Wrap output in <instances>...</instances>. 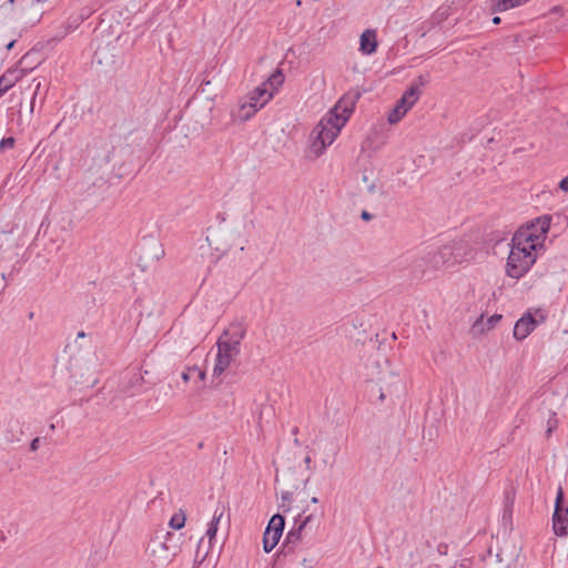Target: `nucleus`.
<instances>
[{"mask_svg": "<svg viewBox=\"0 0 568 568\" xmlns=\"http://www.w3.org/2000/svg\"><path fill=\"white\" fill-rule=\"evenodd\" d=\"M446 547H447V546H442V545H439V547H438V551H439L440 554H445L444 548L446 549Z\"/></svg>", "mask_w": 568, "mask_h": 568, "instance_id": "a19ab883", "label": "nucleus"}, {"mask_svg": "<svg viewBox=\"0 0 568 568\" xmlns=\"http://www.w3.org/2000/svg\"><path fill=\"white\" fill-rule=\"evenodd\" d=\"M311 501H312L313 504H317V503H318V498L314 496V497H312Z\"/></svg>", "mask_w": 568, "mask_h": 568, "instance_id": "c03bdc74", "label": "nucleus"}, {"mask_svg": "<svg viewBox=\"0 0 568 568\" xmlns=\"http://www.w3.org/2000/svg\"><path fill=\"white\" fill-rule=\"evenodd\" d=\"M21 79V74L16 69H8L0 77V98L7 93L19 80Z\"/></svg>", "mask_w": 568, "mask_h": 568, "instance_id": "6ab92c4d", "label": "nucleus"}, {"mask_svg": "<svg viewBox=\"0 0 568 568\" xmlns=\"http://www.w3.org/2000/svg\"><path fill=\"white\" fill-rule=\"evenodd\" d=\"M303 564H304V565H308V561L304 558V559H303Z\"/></svg>", "mask_w": 568, "mask_h": 568, "instance_id": "3c124183", "label": "nucleus"}, {"mask_svg": "<svg viewBox=\"0 0 568 568\" xmlns=\"http://www.w3.org/2000/svg\"><path fill=\"white\" fill-rule=\"evenodd\" d=\"M297 432H298V428H297V427H294V429H293V434H295V435H296V434H297Z\"/></svg>", "mask_w": 568, "mask_h": 568, "instance_id": "09e8293b", "label": "nucleus"}, {"mask_svg": "<svg viewBox=\"0 0 568 568\" xmlns=\"http://www.w3.org/2000/svg\"><path fill=\"white\" fill-rule=\"evenodd\" d=\"M446 547H447V546H442V545H439V547H438V551H439L440 554H445L444 548L446 549Z\"/></svg>", "mask_w": 568, "mask_h": 568, "instance_id": "ea45409f", "label": "nucleus"}, {"mask_svg": "<svg viewBox=\"0 0 568 568\" xmlns=\"http://www.w3.org/2000/svg\"><path fill=\"white\" fill-rule=\"evenodd\" d=\"M203 445H204L203 442H201V443H199L197 447L201 449V448H203Z\"/></svg>", "mask_w": 568, "mask_h": 568, "instance_id": "8fccbe9b", "label": "nucleus"}, {"mask_svg": "<svg viewBox=\"0 0 568 568\" xmlns=\"http://www.w3.org/2000/svg\"><path fill=\"white\" fill-rule=\"evenodd\" d=\"M368 192L369 193H374L375 192V185L372 184L371 186H368Z\"/></svg>", "mask_w": 568, "mask_h": 568, "instance_id": "79ce46f5", "label": "nucleus"}, {"mask_svg": "<svg viewBox=\"0 0 568 568\" xmlns=\"http://www.w3.org/2000/svg\"><path fill=\"white\" fill-rule=\"evenodd\" d=\"M49 428H50V430H54L55 429L54 424H50Z\"/></svg>", "mask_w": 568, "mask_h": 568, "instance_id": "49530a36", "label": "nucleus"}, {"mask_svg": "<svg viewBox=\"0 0 568 568\" xmlns=\"http://www.w3.org/2000/svg\"><path fill=\"white\" fill-rule=\"evenodd\" d=\"M16 144V139L12 136L4 138L0 142V150L3 151L6 149H12Z\"/></svg>", "mask_w": 568, "mask_h": 568, "instance_id": "c756f323", "label": "nucleus"}, {"mask_svg": "<svg viewBox=\"0 0 568 568\" xmlns=\"http://www.w3.org/2000/svg\"><path fill=\"white\" fill-rule=\"evenodd\" d=\"M223 514H224L223 508H216L211 521L207 525V530H206L205 535L209 538L210 548H212V546H213V540L216 537L217 527H219V524H220V520H221Z\"/></svg>", "mask_w": 568, "mask_h": 568, "instance_id": "4be33fe9", "label": "nucleus"}, {"mask_svg": "<svg viewBox=\"0 0 568 568\" xmlns=\"http://www.w3.org/2000/svg\"><path fill=\"white\" fill-rule=\"evenodd\" d=\"M377 36L373 29L365 30L359 38V50L364 54H373L377 50Z\"/></svg>", "mask_w": 568, "mask_h": 568, "instance_id": "a211bd4d", "label": "nucleus"}, {"mask_svg": "<svg viewBox=\"0 0 568 568\" xmlns=\"http://www.w3.org/2000/svg\"><path fill=\"white\" fill-rule=\"evenodd\" d=\"M500 22H501L500 17L495 16V17L493 18V23H494V24H499Z\"/></svg>", "mask_w": 568, "mask_h": 568, "instance_id": "4c0bfd02", "label": "nucleus"}, {"mask_svg": "<svg viewBox=\"0 0 568 568\" xmlns=\"http://www.w3.org/2000/svg\"><path fill=\"white\" fill-rule=\"evenodd\" d=\"M285 526V517L275 514L271 517L263 535V548L265 552H270L278 544Z\"/></svg>", "mask_w": 568, "mask_h": 568, "instance_id": "423d86ee", "label": "nucleus"}, {"mask_svg": "<svg viewBox=\"0 0 568 568\" xmlns=\"http://www.w3.org/2000/svg\"><path fill=\"white\" fill-rule=\"evenodd\" d=\"M552 530L558 537H566L568 535V505L566 504L561 486L558 487L556 494Z\"/></svg>", "mask_w": 568, "mask_h": 568, "instance_id": "39448f33", "label": "nucleus"}, {"mask_svg": "<svg viewBox=\"0 0 568 568\" xmlns=\"http://www.w3.org/2000/svg\"><path fill=\"white\" fill-rule=\"evenodd\" d=\"M144 379L140 373H132L128 384H123L122 392L128 396H135L142 393V384Z\"/></svg>", "mask_w": 568, "mask_h": 568, "instance_id": "412c9836", "label": "nucleus"}, {"mask_svg": "<svg viewBox=\"0 0 568 568\" xmlns=\"http://www.w3.org/2000/svg\"><path fill=\"white\" fill-rule=\"evenodd\" d=\"M438 250L446 265H454L456 263H460L463 260L462 251L464 250V245L462 243L443 245Z\"/></svg>", "mask_w": 568, "mask_h": 568, "instance_id": "ddd939ff", "label": "nucleus"}, {"mask_svg": "<svg viewBox=\"0 0 568 568\" xmlns=\"http://www.w3.org/2000/svg\"><path fill=\"white\" fill-rule=\"evenodd\" d=\"M558 427V418L555 412H549L547 419L546 437L549 438L555 429Z\"/></svg>", "mask_w": 568, "mask_h": 568, "instance_id": "cd10ccee", "label": "nucleus"}, {"mask_svg": "<svg viewBox=\"0 0 568 568\" xmlns=\"http://www.w3.org/2000/svg\"><path fill=\"white\" fill-rule=\"evenodd\" d=\"M359 91H349L346 94H344L337 102L335 109H342L343 116H349L352 112L354 111L355 104L361 98Z\"/></svg>", "mask_w": 568, "mask_h": 568, "instance_id": "f3484780", "label": "nucleus"}, {"mask_svg": "<svg viewBox=\"0 0 568 568\" xmlns=\"http://www.w3.org/2000/svg\"><path fill=\"white\" fill-rule=\"evenodd\" d=\"M313 521V515H308L303 518V514H298L295 519L296 528L290 530L285 537V540L282 545V554L286 556L294 551L296 545L301 541L302 530L305 526L310 525Z\"/></svg>", "mask_w": 568, "mask_h": 568, "instance_id": "1a4fd4ad", "label": "nucleus"}, {"mask_svg": "<svg viewBox=\"0 0 568 568\" xmlns=\"http://www.w3.org/2000/svg\"><path fill=\"white\" fill-rule=\"evenodd\" d=\"M304 463L306 465V468L307 469H311V464H312V458L310 455H307L305 458H304Z\"/></svg>", "mask_w": 568, "mask_h": 568, "instance_id": "f704fd0d", "label": "nucleus"}, {"mask_svg": "<svg viewBox=\"0 0 568 568\" xmlns=\"http://www.w3.org/2000/svg\"><path fill=\"white\" fill-rule=\"evenodd\" d=\"M501 318H503V316L500 314H494L490 317H488L487 322L485 324L486 329L487 331L493 329L496 326V324L501 321ZM483 320H484V315H480V317L474 323V326H473L474 329H477L481 333L485 331Z\"/></svg>", "mask_w": 568, "mask_h": 568, "instance_id": "5701e85b", "label": "nucleus"}, {"mask_svg": "<svg viewBox=\"0 0 568 568\" xmlns=\"http://www.w3.org/2000/svg\"><path fill=\"white\" fill-rule=\"evenodd\" d=\"M402 381L398 375L390 374L389 381L381 379L379 384H376L371 389V397L377 396L378 403H383L387 397L393 396L402 389Z\"/></svg>", "mask_w": 568, "mask_h": 568, "instance_id": "9d476101", "label": "nucleus"}, {"mask_svg": "<svg viewBox=\"0 0 568 568\" xmlns=\"http://www.w3.org/2000/svg\"><path fill=\"white\" fill-rule=\"evenodd\" d=\"M551 216L542 215L537 217L535 221H531L530 224L527 225L526 230L517 231L516 233H526V235H531V239L535 240V248L538 251L544 247V240L546 234L550 229Z\"/></svg>", "mask_w": 568, "mask_h": 568, "instance_id": "0eeeda50", "label": "nucleus"}, {"mask_svg": "<svg viewBox=\"0 0 568 568\" xmlns=\"http://www.w3.org/2000/svg\"><path fill=\"white\" fill-rule=\"evenodd\" d=\"M39 443H40V438H39V437L33 438V439L31 440V443H30V450H31V452H36V450H38V448H39Z\"/></svg>", "mask_w": 568, "mask_h": 568, "instance_id": "7c9ffc66", "label": "nucleus"}, {"mask_svg": "<svg viewBox=\"0 0 568 568\" xmlns=\"http://www.w3.org/2000/svg\"><path fill=\"white\" fill-rule=\"evenodd\" d=\"M84 336H85V333H84V332H79V333H78V337H79V338H82V337H84Z\"/></svg>", "mask_w": 568, "mask_h": 568, "instance_id": "a18cd8bd", "label": "nucleus"}, {"mask_svg": "<svg viewBox=\"0 0 568 568\" xmlns=\"http://www.w3.org/2000/svg\"><path fill=\"white\" fill-rule=\"evenodd\" d=\"M377 568H383V567H377Z\"/></svg>", "mask_w": 568, "mask_h": 568, "instance_id": "5fc2aeb1", "label": "nucleus"}, {"mask_svg": "<svg viewBox=\"0 0 568 568\" xmlns=\"http://www.w3.org/2000/svg\"><path fill=\"white\" fill-rule=\"evenodd\" d=\"M481 568H509L511 558L509 556H504L501 549H497L493 551L491 547L487 549V551L480 556Z\"/></svg>", "mask_w": 568, "mask_h": 568, "instance_id": "f8f14e48", "label": "nucleus"}, {"mask_svg": "<svg viewBox=\"0 0 568 568\" xmlns=\"http://www.w3.org/2000/svg\"><path fill=\"white\" fill-rule=\"evenodd\" d=\"M535 239H537L535 236ZM536 240L526 233H515L511 239V248L507 258L506 274L509 277L519 280L523 277L537 260Z\"/></svg>", "mask_w": 568, "mask_h": 568, "instance_id": "f257e3e1", "label": "nucleus"}, {"mask_svg": "<svg viewBox=\"0 0 568 568\" xmlns=\"http://www.w3.org/2000/svg\"><path fill=\"white\" fill-rule=\"evenodd\" d=\"M346 122L347 116L337 115L336 113L320 121L311 134L312 151L316 156L323 154L324 150L334 142Z\"/></svg>", "mask_w": 568, "mask_h": 568, "instance_id": "f03ea898", "label": "nucleus"}, {"mask_svg": "<svg viewBox=\"0 0 568 568\" xmlns=\"http://www.w3.org/2000/svg\"><path fill=\"white\" fill-rule=\"evenodd\" d=\"M303 564H304V565H308V561L304 558V559H303Z\"/></svg>", "mask_w": 568, "mask_h": 568, "instance_id": "603ef678", "label": "nucleus"}, {"mask_svg": "<svg viewBox=\"0 0 568 568\" xmlns=\"http://www.w3.org/2000/svg\"><path fill=\"white\" fill-rule=\"evenodd\" d=\"M240 353L226 352L223 347H219V352L215 357V364L213 367V376H220L231 365L233 358Z\"/></svg>", "mask_w": 568, "mask_h": 568, "instance_id": "2eb2a0df", "label": "nucleus"}, {"mask_svg": "<svg viewBox=\"0 0 568 568\" xmlns=\"http://www.w3.org/2000/svg\"><path fill=\"white\" fill-rule=\"evenodd\" d=\"M189 378H190V377H189V374H187V373H183V374H182V379H183V381L187 382V381H189Z\"/></svg>", "mask_w": 568, "mask_h": 568, "instance_id": "58836bf2", "label": "nucleus"}, {"mask_svg": "<svg viewBox=\"0 0 568 568\" xmlns=\"http://www.w3.org/2000/svg\"><path fill=\"white\" fill-rule=\"evenodd\" d=\"M515 7L518 6L514 0H491L490 11L493 13L504 12Z\"/></svg>", "mask_w": 568, "mask_h": 568, "instance_id": "393cba45", "label": "nucleus"}, {"mask_svg": "<svg viewBox=\"0 0 568 568\" xmlns=\"http://www.w3.org/2000/svg\"><path fill=\"white\" fill-rule=\"evenodd\" d=\"M283 82H284V74L281 69H277L263 83H267L268 90L273 91V93H274L283 84Z\"/></svg>", "mask_w": 568, "mask_h": 568, "instance_id": "b1692460", "label": "nucleus"}, {"mask_svg": "<svg viewBox=\"0 0 568 568\" xmlns=\"http://www.w3.org/2000/svg\"><path fill=\"white\" fill-rule=\"evenodd\" d=\"M308 480L310 477L306 479H296L294 483L287 484V489L282 491V501L278 505L280 509H282L284 513L290 511L292 508L294 491L297 490L302 484L306 485Z\"/></svg>", "mask_w": 568, "mask_h": 568, "instance_id": "dca6fc26", "label": "nucleus"}, {"mask_svg": "<svg viewBox=\"0 0 568 568\" xmlns=\"http://www.w3.org/2000/svg\"><path fill=\"white\" fill-rule=\"evenodd\" d=\"M537 326V321L530 314H527L519 318L514 326V337L517 341L526 338Z\"/></svg>", "mask_w": 568, "mask_h": 568, "instance_id": "4468645a", "label": "nucleus"}, {"mask_svg": "<svg viewBox=\"0 0 568 568\" xmlns=\"http://www.w3.org/2000/svg\"><path fill=\"white\" fill-rule=\"evenodd\" d=\"M199 377H200L201 379H204V378H205V372L200 371V373H199Z\"/></svg>", "mask_w": 568, "mask_h": 568, "instance_id": "37998d69", "label": "nucleus"}, {"mask_svg": "<svg viewBox=\"0 0 568 568\" xmlns=\"http://www.w3.org/2000/svg\"><path fill=\"white\" fill-rule=\"evenodd\" d=\"M172 539L173 534L166 532L165 540L153 546L152 556L156 565L165 566L178 555L180 547L178 545H170L169 542Z\"/></svg>", "mask_w": 568, "mask_h": 568, "instance_id": "6e6552de", "label": "nucleus"}, {"mask_svg": "<svg viewBox=\"0 0 568 568\" xmlns=\"http://www.w3.org/2000/svg\"><path fill=\"white\" fill-rule=\"evenodd\" d=\"M424 265H429L434 270H438L446 264L444 263L439 250L428 252L424 257H420L415 261V267H423Z\"/></svg>", "mask_w": 568, "mask_h": 568, "instance_id": "aec40b11", "label": "nucleus"}, {"mask_svg": "<svg viewBox=\"0 0 568 568\" xmlns=\"http://www.w3.org/2000/svg\"><path fill=\"white\" fill-rule=\"evenodd\" d=\"M7 537L3 531L0 530V548L6 544Z\"/></svg>", "mask_w": 568, "mask_h": 568, "instance_id": "c9c22d12", "label": "nucleus"}, {"mask_svg": "<svg viewBox=\"0 0 568 568\" xmlns=\"http://www.w3.org/2000/svg\"><path fill=\"white\" fill-rule=\"evenodd\" d=\"M164 255V250L161 245L158 246L156 251H155V258L159 260L161 258L162 256Z\"/></svg>", "mask_w": 568, "mask_h": 568, "instance_id": "72a5a7b5", "label": "nucleus"}, {"mask_svg": "<svg viewBox=\"0 0 568 568\" xmlns=\"http://www.w3.org/2000/svg\"><path fill=\"white\" fill-rule=\"evenodd\" d=\"M361 219H362L363 221L368 222V221H371V220L373 219V214H371L369 212H367V211H365V210H364V211H362V213H361Z\"/></svg>", "mask_w": 568, "mask_h": 568, "instance_id": "473e14b6", "label": "nucleus"}, {"mask_svg": "<svg viewBox=\"0 0 568 568\" xmlns=\"http://www.w3.org/2000/svg\"><path fill=\"white\" fill-rule=\"evenodd\" d=\"M297 470L295 468H287L286 470H283L281 474V478L278 474L275 476V481L278 483L282 480L284 485L287 487V484L294 483L296 479H303L302 477H296Z\"/></svg>", "mask_w": 568, "mask_h": 568, "instance_id": "a878e982", "label": "nucleus"}, {"mask_svg": "<svg viewBox=\"0 0 568 568\" xmlns=\"http://www.w3.org/2000/svg\"><path fill=\"white\" fill-rule=\"evenodd\" d=\"M16 40H11L6 44L7 50H11L14 47Z\"/></svg>", "mask_w": 568, "mask_h": 568, "instance_id": "e433bc0d", "label": "nucleus"}, {"mask_svg": "<svg viewBox=\"0 0 568 568\" xmlns=\"http://www.w3.org/2000/svg\"><path fill=\"white\" fill-rule=\"evenodd\" d=\"M273 98V91H270L267 83H262L248 94V101L241 105V116L244 120L250 119L257 110L262 109L266 102Z\"/></svg>", "mask_w": 568, "mask_h": 568, "instance_id": "20e7f679", "label": "nucleus"}, {"mask_svg": "<svg viewBox=\"0 0 568 568\" xmlns=\"http://www.w3.org/2000/svg\"><path fill=\"white\" fill-rule=\"evenodd\" d=\"M185 515L181 511L179 514H174L170 519V527L173 529H181L185 525Z\"/></svg>", "mask_w": 568, "mask_h": 568, "instance_id": "c85d7f7f", "label": "nucleus"}, {"mask_svg": "<svg viewBox=\"0 0 568 568\" xmlns=\"http://www.w3.org/2000/svg\"><path fill=\"white\" fill-rule=\"evenodd\" d=\"M559 189L561 191L567 192L568 191V176L564 178L559 183Z\"/></svg>", "mask_w": 568, "mask_h": 568, "instance_id": "2f4dec72", "label": "nucleus"}, {"mask_svg": "<svg viewBox=\"0 0 568 568\" xmlns=\"http://www.w3.org/2000/svg\"><path fill=\"white\" fill-rule=\"evenodd\" d=\"M14 440H19V437H13V436H12V437L10 438V442H14Z\"/></svg>", "mask_w": 568, "mask_h": 568, "instance_id": "de8ad7c7", "label": "nucleus"}, {"mask_svg": "<svg viewBox=\"0 0 568 568\" xmlns=\"http://www.w3.org/2000/svg\"><path fill=\"white\" fill-rule=\"evenodd\" d=\"M429 82L428 75H419L417 77L409 88L404 92L402 98L397 101L403 109L408 111L418 100L422 94V88L425 87Z\"/></svg>", "mask_w": 568, "mask_h": 568, "instance_id": "9b49d317", "label": "nucleus"}, {"mask_svg": "<svg viewBox=\"0 0 568 568\" xmlns=\"http://www.w3.org/2000/svg\"><path fill=\"white\" fill-rule=\"evenodd\" d=\"M246 324L244 320L233 321L217 341V347H223L226 352L240 353L241 342L246 335Z\"/></svg>", "mask_w": 568, "mask_h": 568, "instance_id": "7ed1b4c3", "label": "nucleus"}, {"mask_svg": "<svg viewBox=\"0 0 568 568\" xmlns=\"http://www.w3.org/2000/svg\"><path fill=\"white\" fill-rule=\"evenodd\" d=\"M306 568H312V565H307Z\"/></svg>", "mask_w": 568, "mask_h": 568, "instance_id": "864d4df0", "label": "nucleus"}, {"mask_svg": "<svg viewBox=\"0 0 568 568\" xmlns=\"http://www.w3.org/2000/svg\"><path fill=\"white\" fill-rule=\"evenodd\" d=\"M406 110L396 103L395 108L389 112L387 120L390 124H395L406 114Z\"/></svg>", "mask_w": 568, "mask_h": 568, "instance_id": "bb28decb", "label": "nucleus"}]
</instances>
